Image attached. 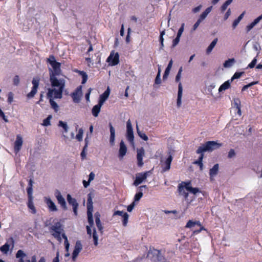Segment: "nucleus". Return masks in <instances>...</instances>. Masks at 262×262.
<instances>
[{
    "label": "nucleus",
    "instance_id": "nucleus-46",
    "mask_svg": "<svg viewBox=\"0 0 262 262\" xmlns=\"http://www.w3.org/2000/svg\"><path fill=\"white\" fill-rule=\"evenodd\" d=\"M233 101H234V102H233L234 107H235L236 109L237 108L241 107V100H239V99L235 98V99H234Z\"/></svg>",
    "mask_w": 262,
    "mask_h": 262
},
{
    "label": "nucleus",
    "instance_id": "nucleus-34",
    "mask_svg": "<svg viewBox=\"0 0 262 262\" xmlns=\"http://www.w3.org/2000/svg\"><path fill=\"white\" fill-rule=\"evenodd\" d=\"M67 201L70 205H71L72 206L75 205H78L76 200L75 199L73 198L71 195L69 194L67 195Z\"/></svg>",
    "mask_w": 262,
    "mask_h": 262
},
{
    "label": "nucleus",
    "instance_id": "nucleus-50",
    "mask_svg": "<svg viewBox=\"0 0 262 262\" xmlns=\"http://www.w3.org/2000/svg\"><path fill=\"white\" fill-rule=\"evenodd\" d=\"M184 26H185V24L184 23H183L182 25H181V27L179 28V30H178V32L177 33V36H178V37H181V35H182V34L183 33V31H184Z\"/></svg>",
    "mask_w": 262,
    "mask_h": 262
},
{
    "label": "nucleus",
    "instance_id": "nucleus-30",
    "mask_svg": "<svg viewBox=\"0 0 262 262\" xmlns=\"http://www.w3.org/2000/svg\"><path fill=\"white\" fill-rule=\"evenodd\" d=\"M218 39L217 38L213 39V40L211 42V43L209 45V46L208 47L207 50H206V53L207 54H209L211 51H212L213 49L216 45Z\"/></svg>",
    "mask_w": 262,
    "mask_h": 262
},
{
    "label": "nucleus",
    "instance_id": "nucleus-9",
    "mask_svg": "<svg viewBox=\"0 0 262 262\" xmlns=\"http://www.w3.org/2000/svg\"><path fill=\"white\" fill-rule=\"evenodd\" d=\"M82 95V86L79 85L73 93H71V96L74 102L79 103L81 100Z\"/></svg>",
    "mask_w": 262,
    "mask_h": 262
},
{
    "label": "nucleus",
    "instance_id": "nucleus-10",
    "mask_svg": "<svg viewBox=\"0 0 262 262\" xmlns=\"http://www.w3.org/2000/svg\"><path fill=\"white\" fill-rule=\"evenodd\" d=\"M195 225H198L200 227L199 230H195L193 231L194 234H197L199 233L202 230H205V229L202 226L199 221H193L192 220H189L185 226L186 228H191L194 227Z\"/></svg>",
    "mask_w": 262,
    "mask_h": 262
},
{
    "label": "nucleus",
    "instance_id": "nucleus-56",
    "mask_svg": "<svg viewBox=\"0 0 262 262\" xmlns=\"http://www.w3.org/2000/svg\"><path fill=\"white\" fill-rule=\"evenodd\" d=\"M180 37H178V36L172 41V47L176 46L180 41Z\"/></svg>",
    "mask_w": 262,
    "mask_h": 262
},
{
    "label": "nucleus",
    "instance_id": "nucleus-63",
    "mask_svg": "<svg viewBox=\"0 0 262 262\" xmlns=\"http://www.w3.org/2000/svg\"><path fill=\"white\" fill-rule=\"evenodd\" d=\"M255 83V82H251V83H249V84H247V85H244V86L243 87L242 89V91H245V90H247L249 87H250V86H252V85H254Z\"/></svg>",
    "mask_w": 262,
    "mask_h": 262
},
{
    "label": "nucleus",
    "instance_id": "nucleus-17",
    "mask_svg": "<svg viewBox=\"0 0 262 262\" xmlns=\"http://www.w3.org/2000/svg\"><path fill=\"white\" fill-rule=\"evenodd\" d=\"M182 184H185V189L190 192L193 193V194H195L198 192H200V190L198 188H193L191 186L190 181L182 182Z\"/></svg>",
    "mask_w": 262,
    "mask_h": 262
},
{
    "label": "nucleus",
    "instance_id": "nucleus-8",
    "mask_svg": "<svg viewBox=\"0 0 262 262\" xmlns=\"http://www.w3.org/2000/svg\"><path fill=\"white\" fill-rule=\"evenodd\" d=\"M151 173V170L147 171L145 172H141L137 174L136 179L134 182V185L135 186H138L142 183L143 181H145L147 177L149 176V173Z\"/></svg>",
    "mask_w": 262,
    "mask_h": 262
},
{
    "label": "nucleus",
    "instance_id": "nucleus-25",
    "mask_svg": "<svg viewBox=\"0 0 262 262\" xmlns=\"http://www.w3.org/2000/svg\"><path fill=\"white\" fill-rule=\"evenodd\" d=\"M95 217L96 226L99 230L102 232L103 227L100 221V214L98 212H97L95 213Z\"/></svg>",
    "mask_w": 262,
    "mask_h": 262
},
{
    "label": "nucleus",
    "instance_id": "nucleus-15",
    "mask_svg": "<svg viewBox=\"0 0 262 262\" xmlns=\"http://www.w3.org/2000/svg\"><path fill=\"white\" fill-rule=\"evenodd\" d=\"M172 159V156L169 155L164 163L162 164V172H165L170 169Z\"/></svg>",
    "mask_w": 262,
    "mask_h": 262
},
{
    "label": "nucleus",
    "instance_id": "nucleus-27",
    "mask_svg": "<svg viewBox=\"0 0 262 262\" xmlns=\"http://www.w3.org/2000/svg\"><path fill=\"white\" fill-rule=\"evenodd\" d=\"M26 257V253L21 250H19L16 254V257L19 258L18 262H25Z\"/></svg>",
    "mask_w": 262,
    "mask_h": 262
},
{
    "label": "nucleus",
    "instance_id": "nucleus-35",
    "mask_svg": "<svg viewBox=\"0 0 262 262\" xmlns=\"http://www.w3.org/2000/svg\"><path fill=\"white\" fill-rule=\"evenodd\" d=\"M28 207L31 210L32 213L33 214L36 213V210L33 204V199H28Z\"/></svg>",
    "mask_w": 262,
    "mask_h": 262
},
{
    "label": "nucleus",
    "instance_id": "nucleus-12",
    "mask_svg": "<svg viewBox=\"0 0 262 262\" xmlns=\"http://www.w3.org/2000/svg\"><path fill=\"white\" fill-rule=\"evenodd\" d=\"M32 83L33 87L31 91L27 95V97L28 98H33L36 94L39 85V79L37 78H34L32 80Z\"/></svg>",
    "mask_w": 262,
    "mask_h": 262
},
{
    "label": "nucleus",
    "instance_id": "nucleus-26",
    "mask_svg": "<svg viewBox=\"0 0 262 262\" xmlns=\"http://www.w3.org/2000/svg\"><path fill=\"white\" fill-rule=\"evenodd\" d=\"M102 105V104H101L98 102V103L97 104H96L93 106V107L92 110V113L94 117H96L98 116V115L100 112V110H101V107Z\"/></svg>",
    "mask_w": 262,
    "mask_h": 262
},
{
    "label": "nucleus",
    "instance_id": "nucleus-2",
    "mask_svg": "<svg viewBox=\"0 0 262 262\" xmlns=\"http://www.w3.org/2000/svg\"><path fill=\"white\" fill-rule=\"evenodd\" d=\"M52 235L59 242L61 243V236L64 240V244L66 250L69 251L70 244L68 242V237L66 234L63 233V229L62 225L60 222L55 223L51 228Z\"/></svg>",
    "mask_w": 262,
    "mask_h": 262
},
{
    "label": "nucleus",
    "instance_id": "nucleus-45",
    "mask_svg": "<svg viewBox=\"0 0 262 262\" xmlns=\"http://www.w3.org/2000/svg\"><path fill=\"white\" fill-rule=\"evenodd\" d=\"M83 130L82 128H80L78 130V133L76 135V139L78 141H81L82 140V135H83Z\"/></svg>",
    "mask_w": 262,
    "mask_h": 262
},
{
    "label": "nucleus",
    "instance_id": "nucleus-13",
    "mask_svg": "<svg viewBox=\"0 0 262 262\" xmlns=\"http://www.w3.org/2000/svg\"><path fill=\"white\" fill-rule=\"evenodd\" d=\"M107 61L110 62L112 66L117 65L119 62V55L118 53L117 52L114 54V51H112L107 59Z\"/></svg>",
    "mask_w": 262,
    "mask_h": 262
},
{
    "label": "nucleus",
    "instance_id": "nucleus-42",
    "mask_svg": "<svg viewBox=\"0 0 262 262\" xmlns=\"http://www.w3.org/2000/svg\"><path fill=\"white\" fill-rule=\"evenodd\" d=\"M243 74H244V72H235L230 79V81H232L234 79L239 78Z\"/></svg>",
    "mask_w": 262,
    "mask_h": 262
},
{
    "label": "nucleus",
    "instance_id": "nucleus-21",
    "mask_svg": "<svg viewBox=\"0 0 262 262\" xmlns=\"http://www.w3.org/2000/svg\"><path fill=\"white\" fill-rule=\"evenodd\" d=\"M109 127L111 134L110 138V143L111 146H113L115 144V129L111 123H109Z\"/></svg>",
    "mask_w": 262,
    "mask_h": 262
},
{
    "label": "nucleus",
    "instance_id": "nucleus-48",
    "mask_svg": "<svg viewBox=\"0 0 262 262\" xmlns=\"http://www.w3.org/2000/svg\"><path fill=\"white\" fill-rule=\"evenodd\" d=\"M182 71H183L182 67H181L179 69V71H178V72L176 75V77L175 80L177 82H179L180 80L181 77V73H182Z\"/></svg>",
    "mask_w": 262,
    "mask_h": 262
},
{
    "label": "nucleus",
    "instance_id": "nucleus-55",
    "mask_svg": "<svg viewBox=\"0 0 262 262\" xmlns=\"http://www.w3.org/2000/svg\"><path fill=\"white\" fill-rule=\"evenodd\" d=\"M8 102L11 103L13 100V94L12 92H9L8 95Z\"/></svg>",
    "mask_w": 262,
    "mask_h": 262
},
{
    "label": "nucleus",
    "instance_id": "nucleus-38",
    "mask_svg": "<svg viewBox=\"0 0 262 262\" xmlns=\"http://www.w3.org/2000/svg\"><path fill=\"white\" fill-rule=\"evenodd\" d=\"M200 154V156L199 159L195 162H194V163L197 164L200 166V168L202 169L203 166V164L202 161H203L204 155L202 153Z\"/></svg>",
    "mask_w": 262,
    "mask_h": 262
},
{
    "label": "nucleus",
    "instance_id": "nucleus-37",
    "mask_svg": "<svg viewBox=\"0 0 262 262\" xmlns=\"http://www.w3.org/2000/svg\"><path fill=\"white\" fill-rule=\"evenodd\" d=\"M137 129L138 136L144 141H147L148 140V138L146 135L144 133L140 131L138 126H137Z\"/></svg>",
    "mask_w": 262,
    "mask_h": 262
},
{
    "label": "nucleus",
    "instance_id": "nucleus-39",
    "mask_svg": "<svg viewBox=\"0 0 262 262\" xmlns=\"http://www.w3.org/2000/svg\"><path fill=\"white\" fill-rule=\"evenodd\" d=\"M80 74L81 75L82 77V84H84L86 81L88 80V75L84 71H79Z\"/></svg>",
    "mask_w": 262,
    "mask_h": 262
},
{
    "label": "nucleus",
    "instance_id": "nucleus-61",
    "mask_svg": "<svg viewBox=\"0 0 262 262\" xmlns=\"http://www.w3.org/2000/svg\"><path fill=\"white\" fill-rule=\"evenodd\" d=\"M255 26V25L254 24V23L252 22L250 24H249L246 27V29L247 32H248L250 31Z\"/></svg>",
    "mask_w": 262,
    "mask_h": 262
},
{
    "label": "nucleus",
    "instance_id": "nucleus-53",
    "mask_svg": "<svg viewBox=\"0 0 262 262\" xmlns=\"http://www.w3.org/2000/svg\"><path fill=\"white\" fill-rule=\"evenodd\" d=\"M57 210V208L55 203L50 200V211H56Z\"/></svg>",
    "mask_w": 262,
    "mask_h": 262
},
{
    "label": "nucleus",
    "instance_id": "nucleus-4",
    "mask_svg": "<svg viewBox=\"0 0 262 262\" xmlns=\"http://www.w3.org/2000/svg\"><path fill=\"white\" fill-rule=\"evenodd\" d=\"M221 146V144L217 143L216 141H207L202 146L199 147L196 151V152L197 154H203L204 152L207 151H212L213 149L219 148Z\"/></svg>",
    "mask_w": 262,
    "mask_h": 262
},
{
    "label": "nucleus",
    "instance_id": "nucleus-16",
    "mask_svg": "<svg viewBox=\"0 0 262 262\" xmlns=\"http://www.w3.org/2000/svg\"><path fill=\"white\" fill-rule=\"evenodd\" d=\"M23 143V140L21 136L20 135H17L16 136V140L14 142V151L17 153L21 149Z\"/></svg>",
    "mask_w": 262,
    "mask_h": 262
},
{
    "label": "nucleus",
    "instance_id": "nucleus-57",
    "mask_svg": "<svg viewBox=\"0 0 262 262\" xmlns=\"http://www.w3.org/2000/svg\"><path fill=\"white\" fill-rule=\"evenodd\" d=\"M124 213L125 212H123V211H119V210L115 211L114 212L113 216H114L116 215H119V216H121L122 217L124 215Z\"/></svg>",
    "mask_w": 262,
    "mask_h": 262
},
{
    "label": "nucleus",
    "instance_id": "nucleus-31",
    "mask_svg": "<svg viewBox=\"0 0 262 262\" xmlns=\"http://www.w3.org/2000/svg\"><path fill=\"white\" fill-rule=\"evenodd\" d=\"M32 181L31 180L29 181V186L27 188V193L28 195V199H33L32 195L33 189H32Z\"/></svg>",
    "mask_w": 262,
    "mask_h": 262
},
{
    "label": "nucleus",
    "instance_id": "nucleus-22",
    "mask_svg": "<svg viewBox=\"0 0 262 262\" xmlns=\"http://www.w3.org/2000/svg\"><path fill=\"white\" fill-rule=\"evenodd\" d=\"M183 88L181 82H179L178 85V93L177 104L178 107L181 105V99L182 97Z\"/></svg>",
    "mask_w": 262,
    "mask_h": 262
},
{
    "label": "nucleus",
    "instance_id": "nucleus-14",
    "mask_svg": "<svg viewBox=\"0 0 262 262\" xmlns=\"http://www.w3.org/2000/svg\"><path fill=\"white\" fill-rule=\"evenodd\" d=\"M82 249V246L80 241H77L76 242L74 249L72 253V259L73 261H75L76 258L78 256L79 253L80 252Z\"/></svg>",
    "mask_w": 262,
    "mask_h": 262
},
{
    "label": "nucleus",
    "instance_id": "nucleus-29",
    "mask_svg": "<svg viewBox=\"0 0 262 262\" xmlns=\"http://www.w3.org/2000/svg\"><path fill=\"white\" fill-rule=\"evenodd\" d=\"M212 10V7H208L200 16L199 20H200L202 22L208 15V14L211 12Z\"/></svg>",
    "mask_w": 262,
    "mask_h": 262
},
{
    "label": "nucleus",
    "instance_id": "nucleus-43",
    "mask_svg": "<svg viewBox=\"0 0 262 262\" xmlns=\"http://www.w3.org/2000/svg\"><path fill=\"white\" fill-rule=\"evenodd\" d=\"M128 217L129 215L126 212H125L124 215L122 216V224L124 227H125L127 225L128 220Z\"/></svg>",
    "mask_w": 262,
    "mask_h": 262
},
{
    "label": "nucleus",
    "instance_id": "nucleus-6",
    "mask_svg": "<svg viewBox=\"0 0 262 262\" xmlns=\"http://www.w3.org/2000/svg\"><path fill=\"white\" fill-rule=\"evenodd\" d=\"M15 241L12 237H10L7 240L6 243L0 247L1 252L5 255H7L8 252H11L14 247Z\"/></svg>",
    "mask_w": 262,
    "mask_h": 262
},
{
    "label": "nucleus",
    "instance_id": "nucleus-28",
    "mask_svg": "<svg viewBox=\"0 0 262 262\" xmlns=\"http://www.w3.org/2000/svg\"><path fill=\"white\" fill-rule=\"evenodd\" d=\"M232 81H230V79L225 81L220 86L219 91L221 92L228 89L230 87V83Z\"/></svg>",
    "mask_w": 262,
    "mask_h": 262
},
{
    "label": "nucleus",
    "instance_id": "nucleus-60",
    "mask_svg": "<svg viewBox=\"0 0 262 262\" xmlns=\"http://www.w3.org/2000/svg\"><path fill=\"white\" fill-rule=\"evenodd\" d=\"M202 6L201 5H200L194 8L193 9H192V11L193 13H196L198 12L199 11H200V10L202 8Z\"/></svg>",
    "mask_w": 262,
    "mask_h": 262
},
{
    "label": "nucleus",
    "instance_id": "nucleus-1",
    "mask_svg": "<svg viewBox=\"0 0 262 262\" xmlns=\"http://www.w3.org/2000/svg\"><path fill=\"white\" fill-rule=\"evenodd\" d=\"M56 76H50V82L53 88L50 89V98L60 99L62 96V92L65 86V80L62 79H58Z\"/></svg>",
    "mask_w": 262,
    "mask_h": 262
},
{
    "label": "nucleus",
    "instance_id": "nucleus-52",
    "mask_svg": "<svg viewBox=\"0 0 262 262\" xmlns=\"http://www.w3.org/2000/svg\"><path fill=\"white\" fill-rule=\"evenodd\" d=\"M257 62L256 57L254 58L252 61L248 64V68L252 69L253 68Z\"/></svg>",
    "mask_w": 262,
    "mask_h": 262
},
{
    "label": "nucleus",
    "instance_id": "nucleus-7",
    "mask_svg": "<svg viewBox=\"0 0 262 262\" xmlns=\"http://www.w3.org/2000/svg\"><path fill=\"white\" fill-rule=\"evenodd\" d=\"M126 137L129 143L134 145V136L133 133V129L130 120H128L126 122Z\"/></svg>",
    "mask_w": 262,
    "mask_h": 262
},
{
    "label": "nucleus",
    "instance_id": "nucleus-59",
    "mask_svg": "<svg viewBox=\"0 0 262 262\" xmlns=\"http://www.w3.org/2000/svg\"><path fill=\"white\" fill-rule=\"evenodd\" d=\"M235 155V152L234 150L233 149H231L228 152V157L229 158H231L233 157Z\"/></svg>",
    "mask_w": 262,
    "mask_h": 262
},
{
    "label": "nucleus",
    "instance_id": "nucleus-24",
    "mask_svg": "<svg viewBox=\"0 0 262 262\" xmlns=\"http://www.w3.org/2000/svg\"><path fill=\"white\" fill-rule=\"evenodd\" d=\"M144 152L143 149L137 152V159L138 161V165L139 167H141L143 165V157L144 156Z\"/></svg>",
    "mask_w": 262,
    "mask_h": 262
},
{
    "label": "nucleus",
    "instance_id": "nucleus-5",
    "mask_svg": "<svg viewBox=\"0 0 262 262\" xmlns=\"http://www.w3.org/2000/svg\"><path fill=\"white\" fill-rule=\"evenodd\" d=\"M50 66L52 70L50 69V76H59L61 74V63L56 61L54 56L50 55Z\"/></svg>",
    "mask_w": 262,
    "mask_h": 262
},
{
    "label": "nucleus",
    "instance_id": "nucleus-19",
    "mask_svg": "<svg viewBox=\"0 0 262 262\" xmlns=\"http://www.w3.org/2000/svg\"><path fill=\"white\" fill-rule=\"evenodd\" d=\"M185 184H182V182L180 183L178 186V191L180 195H183L185 200H187L188 197V193L186 192L184 190V188H185Z\"/></svg>",
    "mask_w": 262,
    "mask_h": 262
},
{
    "label": "nucleus",
    "instance_id": "nucleus-41",
    "mask_svg": "<svg viewBox=\"0 0 262 262\" xmlns=\"http://www.w3.org/2000/svg\"><path fill=\"white\" fill-rule=\"evenodd\" d=\"M50 105H51V107L54 110L55 112H57L58 110V107H59L57 103L55 102L53 100H52L51 99V98H50Z\"/></svg>",
    "mask_w": 262,
    "mask_h": 262
},
{
    "label": "nucleus",
    "instance_id": "nucleus-20",
    "mask_svg": "<svg viewBox=\"0 0 262 262\" xmlns=\"http://www.w3.org/2000/svg\"><path fill=\"white\" fill-rule=\"evenodd\" d=\"M110 94V89L109 87H108L107 89L104 91V92L100 96L98 102L103 105L104 102L108 98Z\"/></svg>",
    "mask_w": 262,
    "mask_h": 262
},
{
    "label": "nucleus",
    "instance_id": "nucleus-49",
    "mask_svg": "<svg viewBox=\"0 0 262 262\" xmlns=\"http://www.w3.org/2000/svg\"><path fill=\"white\" fill-rule=\"evenodd\" d=\"M59 126L62 127L63 128V129L64 130L65 132H68V127L66 122H63L62 121H60L59 122Z\"/></svg>",
    "mask_w": 262,
    "mask_h": 262
},
{
    "label": "nucleus",
    "instance_id": "nucleus-33",
    "mask_svg": "<svg viewBox=\"0 0 262 262\" xmlns=\"http://www.w3.org/2000/svg\"><path fill=\"white\" fill-rule=\"evenodd\" d=\"M87 211H93L92 199L90 194H89L87 201Z\"/></svg>",
    "mask_w": 262,
    "mask_h": 262
},
{
    "label": "nucleus",
    "instance_id": "nucleus-23",
    "mask_svg": "<svg viewBox=\"0 0 262 262\" xmlns=\"http://www.w3.org/2000/svg\"><path fill=\"white\" fill-rule=\"evenodd\" d=\"M219 164H215L214 165L213 167L209 170V176L211 181H213V178L217 174L219 171Z\"/></svg>",
    "mask_w": 262,
    "mask_h": 262
},
{
    "label": "nucleus",
    "instance_id": "nucleus-36",
    "mask_svg": "<svg viewBox=\"0 0 262 262\" xmlns=\"http://www.w3.org/2000/svg\"><path fill=\"white\" fill-rule=\"evenodd\" d=\"M235 60L234 58L228 59V60H226L224 63V67L225 68L230 67L232 66L233 63L235 62Z\"/></svg>",
    "mask_w": 262,
    "mask_h": 262
},
{
    "label": "nucleus",
    "instance_id": "nucleus-40",
    "mask_svg": "<svg viewBox=\"0 0 262 262\" xmlns=\"http://www.w3.org/2000/svg\"><path fill=\"white\" fill-rule=\"evenodd\" d=\"M161 69L160 67L158 68V72L155 80V84H159L161 82L160 77Z\"/></svg>",
    "mask_w": 262,
    "mask_h": 262
},
{
    "label": "nucleus",
    "instance_id": "nucleus-32",
    "mask_svg": "<svg viewBox=\"0 0 262 262\" xmlns=\"http://www.w3.org/2000/svg\"><path fill=\"white\" fill-rule=\"evenodd\" d=\"M93 211H87L88 220L89 226L93 227L94 225V220L93 217Z\"/></svg>",
    "mask_w": 262,
    "mask_h": 262
},
{
    "label": "nucleus",
    "instance_id": "nucleus-47",
    "mask_svg": "<svg viewBox=\"0 0 262 262\" xmlns=\"http://www.w3.org/2000/svg\"><path fill=\"white\" fill-rule=\"evenodd\" d=\"M143 194L142 192V191H139L138 193H137L134 196V201H139L143 196Z\"/></svg>",
    "mask_w": 262,
    "mask_h": 262
},
{
    "label": "nucleus",
    "instance_id": "nucleus-64",
    "mask_svg": "<svg viewBox=\"0 0 262 262\" xmlns=\"http://www.w3.org/2000/svg\"><path fill=\"white\" fill-rule=\"evenodd\" d=\"M262 19V14L252 21L255 25L258 24Z\"/></svg>",
    "mask_w": 262,
    "mask_h": 262
},
{
    "label": "nucleus",
    "instance_id": "nucleus-51",
    "mask_svg": "<svg viewBox=\"0 0 262 262\" xmlns=\"http://www.w3.org/2000/svg\"><path fill=\"white\" fill-rule=\"evenodd\" d=\"M93 237L94 241V244L95 245L97 246L98 244V236L96 233V231L94 229L93 232Z\"/></svg>",
    "mask_w": 262,
    "mask_h": 262
},
{
    "label": "nucleus",
    "instance_id": "nucleus-18",
    "mask_svg": "<svg viewBox=\"0 0 262 262\" xmlns=\"http://www.w3.org/2000/svg\"><path fill=\"white\" fill-rule=\"evenodd\" d=\"M127 152V147L123 140H121L120 143V147L119 150V157L120 158H123L126 155Z\"/></svg>",
    "mask_w": 262,
    "mask_h": 262
},
{
    "label": "nucleus",
    "instance_id": "nucleus-54",
    "mask_svg": "<svg viewBox=\"0 0 262 262\" xmlns=\"http://www.w3.org/2000/svg\"><path fill=\"white\" fill-rule=\"evenodd\" d=\"M19 77L18 75H16L14 76L13 79V84L15 85H17L19 83Z\"/></svg>",
    "mask_w": 262,
    "mask_h": 262
},
{
    "label": "nucleus",
    "instance_id": "nucleus-62",
    "mask_svg": "<svg viewBox=\"0 0 262 262\" xmlns=\"http://www.w3.org/2000/svg\"><path fill=\"white\" fill-rule=\"evenodd\" d=\"M201 23V20L198 19L196 22L193 26L192 31H195L197 29V28L199 27V26L200 25Z\"/></svg>",
    "mask_w": 262,
    "mask_h": 262
},
{
    "label": "nucleus",
    "instance_id": "nucleus-11",
    "mask_svg": "<svg viewBox=\"0 0 262 262\" xmlns=\"http://www.w3.org/2000/svg\"><path fill=\"white\" fill-rule=\"evenodd\" d=\"M55 195L57 200L58 203L60 204L61 207L64 210H66L67 209L66 202L58 190H56Z\"/></svg>",
    "mask_w": 262,
    "mask_h": 262
},
{
    "label": "nucleus",
    "instance_id": "nucleus-58",
    "mask_svg": "<svg viewBox=\"0 0 262 262\" xmlns=\"http://www.w3.org/2000/svg\"><path fill=\"white\" fill-rule=\"evenodd\" d=\"M92 89L89 88L88 92L85 94V97L87 101H90V96L92 92Z\"/></svg>",
    "mask_w": 262,
    "mask_h": 262
},
{
    "label": "nucleus",
    "instance_id": "nucleus-44",
    "mask_svg": "<svg viewBox=\"0 0 262 262\" xmlns=\"http://www.w3.org/2000/svg\"><path fill=\"white\" fill-rule=\"evenodd\" d=\"M85 144L83 148V150L81 152V157L82 159H84L86 157V154L85 152V150L86 149L87 146H88V143H87V138L85 139Z\"/></svg>",
    "mask_w": 262,
    "mask_h": 262
},
{
    "label": "nucleus",
    "instance_id": "nucleus-3",
    "mask_svg": "<svg viewBox=\"0 0 262 262\" xmlns=\"http://www.w3.org/2000/svg\"><path fill=\"white\" fill-rule=\"evenodd\" d=\"M147 256L149 257L151 260L155 262H166V259L161 251L159 250L155 249L153 247H149Z\"/></svg>",
    "mask_w": 262,
    "mask_h": 262
}]
</instances>
